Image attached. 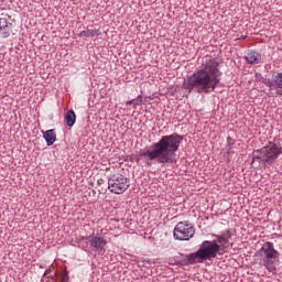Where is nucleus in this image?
I'll list each match as a JSON object with an SVG mask.
<instances>
[{"mask_svg": "<svg viewBox=\"0 0 282 282\" xmlns=\"http://www.w3.org/2000/svg\"><path fill=\"white\" fill-rule=\"evenodd\" d=\"M221 83V70L219 59H206L200 68L187 77L186 89L195 94H212Z\"/></svg>", "mask_w": 282, "mask_h": 282, "instance_id": "f257e3e1", "label": "nucleus"}, {"mask_svg": "<svg viewBox=\"0 0 282 282\" xmlns=\"http://www.w3.org/2000/svg\"><path fill=\"white\" fill-rule=\"evenodd\" d=\"M184 137L174 132L163 135L158 142L152 143L148 149L141 150L139 158H144L148 166L156 160L159 164H173L175 162V153L180 151V144Z\"/></svg>", "mask_w": 282, "mask_h": 282, "instance_id": "f03ea898", "label": "nucleus"}, {"mask_svg": "<svg viewBox=\"0 0 282 282\" xmlns=\"http://www.w3.org/2000/svg\"><path fill=\"white\" fill-rule=\"evenodd\" d=\"M220 247L217 240H205L196 252L185 256V259L175 262V265H195L215 259L219 254Z\"/></svg>", "mask_w": 282, "mask_h": 282, "instance_id": "7ed1b4c3", "label": "nucleus"}, {"mask_svg": "<svg viewBox=\"0 0 282 282\" xmlns=\"http://www.w3.org/2000/svg\"><path fill=\"white\" fill-rule=\"evenodd\" d=\"M282 154V148L274 142H269L265 147L259 150H254L252 153L251 164L258 162L262 166H270L279 160V155Z\"/></svg>", "mask_w": 282, "mask_h": 282, "instance_id": "20e7f679", "label": "nucleus"}, {"mask_svg": "<svg viewBox=\"0 0 282 282\" xmlns=\"http://www.w3.org/2000/svg\"><path fill=\"white\" fill-rule=\"evenodd\" d=\"M258 254L262 257V265L269 272H274V270H276V267H274V261H279L281 253L274 249V243L270 241L264 242Z\"/></svg>", "mask_w": 282, "mask_h": 282, "instance_id": "39448f33", "label": "nucleus"}, {"mask_svg": "<svg viewBox=\"0 0 282 282\" xmlns=\"http://www.w3.org/2000/svg\"><path fill=\"white\" fill-rule=\"evenodd\" d=\"M173 235L177 241H189L195 237V227L187 220L180 221L174 227Z\"/></svg>", "mask_w": 282, "mask_h": 282, "instance_id": "423d86ee", "label": "nucleus"}, {"mask_svg": "<svg viewBox=\"0 0 282 282\" xmlns=\"http://www.w3.org/2000/svg\"><path fill=\"white\" fill-rule=\"evenodd\" d=\"M130 185L129 178L122 174H112L108 178V189L110 193H115V195H122Z\"/></svg>", "mask_w": 282, "mask_h": 282, "instance_id": "0eeeda50", "label": "nucleus"}, {"mask_svg": "<svg viewBox=\"0 0 282 282\" xmlns=\"http://www.w3.org/2000/svg\"><path fill=\"white\" fill-rule=\"evenodd\" d=\"M213 237H215L220 251L226 250V246H228V243H230V239H232V230L226 229L221 235H213Z\"/></svg>", "mask_w": 282, "mask_h": 282, "instance_id": "6e6552de", "label": "nucleus"}, {"mask_svg": "<svg viewBox=\"0 0 282 282\" xmlns=\"http://www.w3.org/2000/svg\"><path fill=\"white\" fill-rule=\"evenodd\" d=\"M86 240L89 241L90 248L96 251L105 250L107 246V240L101 236H89Z\"/></svg>", "mask_w": 282, "mask_h": 282, "instance_id": "1a4fd4ad", "label": "nucleus"}, {"mask_svg": "<svg viewBox=\"0 0 282 282\" xmlns=\"http://www.w3.org/2000/svg\"><path fill=\"white\" fill-rule=\"evenodd\" d=\"M12 22H9L6 18H0V39H9L12 34Z\"/></svg>", "mask_w": 282, "mask_h": 282, "instance_id": "9d476101", "label": "nucleus"}, {"mask_svg": "<svg viewBox=\"0 0 282 282\" xmlns=\"http://www.w3.org/2000/svg\"><path fill=\"white\" fill-rule=\"evenodd\" d=\"M245 61L248 65H259L261 63V55L257 51H249L245 56Z\"/></svg>", "mask_w": 282, "mask_h": 282, "instance_id": "9b49d317", "label": "nucleus"}, {"mask_svg": "<svg viewBox=\"0 0 282 282\" xmlns=\"http://www.w3.org/2000/svg\"><path fill=\"white\" fill-rule=\"evenodd\" d=\"M42 133L47 147H52L56 142V129L42 131Z\"/></svg>", "mask_w": 282, "mask_h": 282, "instance_id": "f8f14e48", "label": "nucleus"}, {"mask_svg": "<svg viewBox=\"0 0 282 282\" xmlns=\"http://www.w3.org/2000/svg\"><path fill=\"white\" fill-rule=\"evenodd\" d=\"M100 34H102L100 29H95V30L88 29L86 31H82L79 33V36L91 37V36H100Z\"/></svg>", "mask_w": 282, "mask_h": 282, "instance_id": "ddd939ff", "label": "nucleus"}, {"mask_svg": "<svg viewBox=\"0 0 282 282\" xmlns=\"http://www.w3.org/2000/svg\"><path fill=\"white\" fill-rule=\"evenodd\" d=\"M67 127L76 124V112L74 110H68L65 116Z\"/></svg>", "mask_w": 282, "mask_h": 282, "instance_id": "4468645a", "label": "nucleus"}, {"mask_svg": "<svg viewBox=\"0 0 282 282\" xmlns=\"http://www.w3.org/2000/svg\"><path fill=\"white\" fill-rule=\"evenodd\" d=\"M273 83H274V86L276 87V89H282V73H278L273 77Z\"/></svg>", "mask_w": 282, "mask_h": 282, "instance_id": "2eb2a0df", "label": "nucleus"}, {"mask_svg": "<svg viewBox=\"0 0 282 282\" xmlns=\"http://www.w3.org/2000/svg\"><path fill=\"white\" fill-rule=\"evenodd\" d=\"M234 144H235V140L231 137H228L227 138V147H228L227 153H230V150L232 149Z\"/></svg>", "mask_w": 282, "mask_h": 282, "instance_id": "dca6fc26", "label": "nucleus"}, {"mask_svg": "<svg viewBox=\"0 0 282 282\" xmlns=\"http://www.w3.org/2000/svg\"><path fill=\"white\" fill-rule=\"evenodd\" d=\"M61 282H69V272L65 270L61 275Z\"/></svg>", "mask_w": 282, "mask_h": 282, "instance_id": "f3484780", "label": "nucleus"}, {"mask_svg": "<svg viewBox=\"0 0 282 282\" xmlns=\"http://www.w3.org/2000/svg\"><path fill=\"white\" fill-rule=\"evenodd\" d=\"M262 83H263V85H265L270 89H272V87H274V80L272 82L270 79H263Z\"/></svg>", "mask_w": 282, "mask_h": 282, "instance_id": "a211bd4d", "label": "nucleus"}, {"mask_svg": "<svg viewBox=\"0 0 282 282\" xmlns=\"http://www.w3.org/2000/svg\"><path fill=\"white\" fill-rule=\"evenodd\" d=\"M126 105H127V106H129V105H135V99H132V100L127 101Z\"/></svg>", "mask_w": 282, "mask_h": 282, "instance_id": "6ab92c4d", "label": "nucleus"}, {"mask_svg": "<svg viewBox=\"0 0 282 282\" xmlns=\"http://www.w3.org/2000/svg\"><path fill=\"white\" fill-rule=\"evenodd\" d=\"M133 105V108L135 109L138 106H140V102L138 101V99H135L134 104Z\"/></svg>", "mask_w": 282, "mask_h": 282, "instance_id": "aec40b11", "label": "nucleus"}, {"mask_svg": "<svg viewBox=\"0 0 282 282\" xmlns=\"http://www.w3.org/2000/svg\"><path fill=\"white\" fill-rule=\"evenodd\" d=\"M276 96H282V89L281 88H278Z\"/></svg>", "mask_w": 282, "mask_h": 282, "instance_id": "412c9836", "label": "nucleus"}, {"mask_svg": "<svg viewBox=\"0 0 282 282\" xmlns=\"http://www.w3.org/2000/svg\"><path fill=\"white\" fill-rule=\"evenodd\" d=\"M45 274H50V271H46Z\"/></svg>", "mask_w": 282, "mask_h": 282, "instance_id": "4be33fe9", "label": "nucleus"}, {"mask_svg": "<svg viewBox=\"0 0 282 282\" xmlns=\"http://www.w3.org/2000/svg\"><path fill=\"white\" fill-rule=\"evenodd\" d=\"M241 39L243 40V39H246V36H242Z\"/></svg>", "mask_w": 282, "mask_h": 282, "instance_id": "5701e85b", "label": "nucleus"}, {"mask_svg": "<svg viewBox=\"0 0 282 282\" xmlns=\"http://www.w3.org/2000/svg\"><path fill=\"white\" fill-rule=\"evenodd\" d=\"M54 276H56V272H54Z\"/></svg>", "mask_w": 282, "mask_h": 282, "instance_id": "b1692460", "label": "nucleus"}]
</instances>
